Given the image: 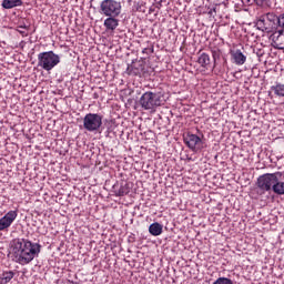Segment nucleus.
<instances>
[{"label":"nucleus","mask_w":284,"mask_h":284,"mask_svg":"<svg viewBox=\"0 0 284 284\" xmlns=\"http://www.w3.org/2000/svg\"><path fill=\"white\" fill-rule=\"evenodd\" d=\"M14 278V272L7 271L2 273V276L0 277V284H8Z\"/></svg>","instance_id":"obj_16"},{"label":"nucleus","mask_w":284,"mask_h":284,"mask_svg":"<svg viewBox=\"0 0 284 284\" xmlns=\"http://www.w3.org/2000/svg\"><path fill=\"white\" fill-rule=\"evenodd\" d=\"M154 52V48H144L142 50V54H152Z\"/></svg>","instance_id":"obj_22"},{"label":"nucleus","mask_w":284,"mask_h":284,"mask_svg":"<svg viewBox=\"0 0 284 284\" xmlns=\"http://www.w3.org/2000/svg\"><path fill=\"white\" fill-rule=\"evenodd\" d=\"M213 59H214V61H216L219 59V52L217 51H213Z\"/></svg>","instance_id":"obj_25"},{"label":"nucleus","mask_w":284,"mask_h":284,"mask_svg":"<svg viewBox=\"0 0 284 284\" xmlns=\"http://www.w3.org/2000/svg\"><path fill=\"white\" fill-rule=\"evenodd\" d=\"M273 192L275 194H284V182L278 181V175H276V182L273 185Z\"/></svg>","instance_id":"obj_18"},{"label":"nucleus","mask_w":284,"mask_h":284,"mask_svg":"<svg viewBox=\"0 0 284 284\" xmlns=\"http://www.w3.org/2000/svg\"><path fill=\"white\" fill-rule=\"evenodd\" d=\"M103 125V115L99 113H88L83 118V128L87 132H99Z\"/></svg>","instance_id":"obj_4"},{"label":"nucleus","mask_w":284,"mask_h":284,"mask_svg":"<svg viewBox=\"0 0 284 284\" xmlns=\"http://www.w3.org/2000/svg\"><path fill=\"white\" fill-rule=\"evenodd\" d=\"M100 13L104 17H120L121 2L116 0H103L100 4Z\"/></svg>","instance_id":"obj_5"},{"label":"nucleus","mask_w":284,"mask_h":284,"mask_svg":"<svg viewBox=\"0 0 284 284\" xmlns=\"http://www.w3.org/2000/svg\"><path fill=\"white\" fill-rule=\"evenodd\" d=\"M213 284H234V282L227 277H219Z\"/></svg>","instance_id":"obj_21"},{"label":"nucleus","mask_w":284,"mask_h":284,"mask_svg":"<svg viewBox=\"0 0 284 284\" xmlns=\"http://www.w3.org/2000/svg\"><path fill=\"white\" fill-rule=\"evenodd\" d=\"M276 176H281V173L264 174L257 179V187L270 192L274 190V184L276 183Z\"/></svg>","instance_id":"obj_7"},{"label":"nucleus","mask_w":284,"mask_h":284,"mask_svg":"<svg viewBox=\"0 0 284 284\" xmlns=\"http://www.w3.org/2000/svg\"><path fill=\"white\" fill-rule=\"evenodd\" d=\"M265 19L270 23H273L275 27L278 23V17L276 14L272 13V12L266 13Z\"/></svg>","instance_id":"obj_20"},{"label":"nucleus","mask_w":284,"mask_h":284,"mask_svg":"<svg viewBox=\"0 0 284 284\" xmlns=\"http://www.w3.org/2000/svg\"><path fill=\"white\" fill-rule=\"evenodd\" d=\"M119 17H108L104 20V28L108 32H114V30H116V28H119Z\"/></svg>","instance_id":"obj_11"},{"label":"nucleus","mask_w":284,"mask_h":284,"mask_svg":"<svg viewBox=\"0 0 284 284\" xmlns=\"http://www.w3.org/2000/svg\"><path fill=\"white\" fill-rule=\"evenodd\" d=\"M271 90L276 94V97H284V84H276L271 87Z\"/></svg>","instance_id":"obj_19"},{"label":"nucleus","mask_w":284,"mask_h":284,"mask_svg":"<svg viewBox=\"0 0 284 284\" xmlns=\"http://www.w3.org/2000/svg\"><path fill=\"white\" fill-rule=\"evenodd\" d=\"M61 63V57L54 51H44L38 54V68L45 72H51L58 64Z\"/></svg>","instance_id":"obj_2"},{"label":"nucleus","mask_w":284,"mask_h":284,"mask_svg":"<svg viewBox=\"0 0 284 284\" xmlns=\"http://www.w3.org/2000/svg\"><path fill=\"white\" fill-rule=\"evenodd\" d=\"M232 58L234 59V63L236 65H243L245 61H247V57H245V54H243V52L239 49L232 52Z\"/></svg>","instance_id":"obj_12"},{"label":"nucleus","mask_w":284,"mask_h":284,"mask_svg":"<svg viewBox=\"0 0 284 284\" xmlns=\"http://www.w3.org/2000/svg\"><path fill=\"white\" fill-rule=\"evenodd\" d=\"M184 143L192 152H201L205 149V142L196 134L187 133L184 136Z\"/></svg>","instance_id":"obj_6"},{"label":"nucleus","mask_w":284,"mask_h":284,"mask_svg":"<svg viewBox=\"0 0 284 284\" xmlns=\"http://www.w3.org/2000/svg\"><path fill=\"white\" fill-rule=\"evenodd\" d=\"M242 3L250 6V3H252V0H242Z\"/></svg>","instance_id":"obj_26"},{"label":"nucleus","mask_w":284,"mask_h":284,"mask_svg":"<svg viewBox=\"0 0 284 284\" xmlns=\"http://www.w3.org/2000/svg\"><path fill=\"white\" fill-rule=\"evenodd\" d=\"M11 252L16 263L28 265V263H32L41 254V244L32 243L26 239L13 240Z\"/></svg>","instance_id":"obj_1"},{"label":"nucleus","mask_w":284,"mask_h":284,"mask_svg":"<svg viewBox=\"0 0 284 284\" xmlns=\"http://www.w3.org/2000/svg\"><path fill=\"white\" fill-rule=\"evenodd\" d=\"M18 28H19V30H28V26H20Z\"/></svg>","instance_id":"obj_27"},{"label":"nucleus","mask_w":284,"mask_h":284,"mask_svg":"<svg viewBox=\"0 0 284 284\" xmlns=\"http://www.w3.org/2000/svg\"><path fill=\"white\" fill-rule=\"evenodd\" d=\"M256 2V6H263L264 3H267V0H253Z\"/></svg>","instance_id":"obj_24"},{"label":"nucleus","mask_w":284,"mask_h":284,"mask_svg":"<svg viewBox=\"0 0 284 284\" xmlns=\"http://www.w3.org/2000/svg\"><path fill=\"white\" fill-rule=\"evenodd\" d=\"M20 6H23L22 0H3L2 1V8H4V10H12V8H19Z\"/></svg>","instance_id":"obj_13"},{"label":"nucleus","mask_w":284,"mask_h":284,"mask_svg":"<svg viewBox=\"0 0 284 284\" xmlns=\"http://www.w3.org/2000/svg\"><path fill=\"white\" fill-rule=\"evenodd\" d=\"M18 32H20V34H26V37L28 36V33H26V31L18 29Z\"/></svg>","instance_id":"obj_28"},{"label":"nucleus","mask_w":284,"mask_h":284,"mask_svg":"<svg viewBox=\"0 0 284 284\" xmlns=\"http://www.w3.org/2000/svg\"><path fill=\"white\" fill-rule=\"evenodd\" d=\"M149 232L152 236H161L163 234V225L155 222L149 226Z\"/></svg>","instance_id":"obj_14"},{"label":"nucleus","mask_w":284,"mask_h":284,"mask_svg":"<svg viewBox=\"0 0 284 284\" xmlns=\"http://www.w3.org/2000/svg\"><path fill=\"white\" fill-rule=\"evenodd\" d=\"M126 72L133 77H141V74H145V61H133L132 64L128 67Z\"/></svg>","instance_id":"obj_8"},{"label":"nucleus","mask_w":284,"mask_h":284,"mask_svg":"<svg viewBox=\"0 0 284 284\" xmlns=\"http://www.w3.org/2000/svg\"><path fill=\"white\" fill-rule=\"evenodd\" d=\"M197 63L202 67V68H206L210 65L211 60H210V54L207 53H202L199 59H197Z\"/></svg>","instance_id":"obj_17"},{"label":"nucleus","mask_w":284,"mask_h":284,"mask_svg":"<svg viewBox=\"0 0 284 284\" xmlns=\"http://www.w3.org/2000/svg\"><path fill=\"white\" fill-rule=\"evenodd\" d=\"M18 213L17 211H9L3 217L0 219V232H3V230H8L12 223H14V220L17 219Z\"/></svg>","instance_id":"obj_9"},{"label":"nucleus","mask_w":284,"mask_h":284,"mask_svg":"<svg viewBox=\"0 0 284 284\" xmlns=\"http://www.w3.org/2000/svg\"><path fill=\"white\" fill-rule=\"evenodd\" d=\"M258 23H260V26H261V23H265V19H260Z\"/></svg>","instance_id":"obj_29"},{"label":"nucleus","mask_w":284,"mask_h":284,"mask_svg":"<svg viewBox=\"0 0 284 284\" xmlns=\"http://www.w3.org/2000/svg\"><path fill=\"white\" fill-rule=\"evenodd\" d=\"M271 38L276 50H284V30L276 29Z\"/></svg>","instance_id":"obj_10"},{"label":"nucleus","mask_w":284,"mask_h":284,"mask_svg":"<svg viewBox=\"0 0 284 284\" xmlns=\"http://www.w3.org/2000/svg\"><path fill=\"white\" fill-rule=\"evenodd\" d=\"M118 194L120 196H125V194H128V190H125V187L122 186L119 189Z\"/></svg>","instance_id":"obj_23"},{"label":"nucleus","mask_w":284,"mask_h":284,"mask_svg":"<svg viewBox=\"0 0 284 284\" xmlns=\"http://www.w3.org/2000/svg\"><path fill=\"white\" fill-rule=\"evenodd\" d=\"M143 110H156L163 104V94L161 92L146 91L139 100Z\"/></svg>","instance_id":"obj_3"},{"label":"nucleus","mask_w":284,"mask_h":284,"mask_svg":"<svg viewBox=\"0 0 284 284\" xmlns=\"http://www.w3.org/2000/svg\"><path fill=\"white\" fill-rule=\"evenodd\" d=\"M266 32H274V30H284V13L278 16L277 24L276 27H273L272 29L264 27Z\"/></svg>","instance_id":"obj_15"}]
</instances>
